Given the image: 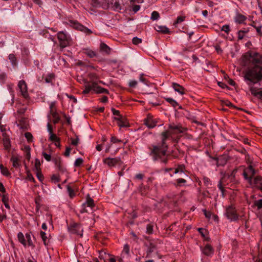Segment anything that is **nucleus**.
Wrapping results in <instances>:
<instances>
[{
	"mask_svg": "<svg viewBox=\"0 0 262 262\" xmlns=\"http://www.w3.org/2000/svg\"><path fill=\"white\" fill-rule=\"evenodd\" d=\"M253 26L255 28L257 33L259 35H262V32L261 31V29L262 26L261 25H257V24H255V23L253 25Z\"/></svg>",
	"mask_w": 262,
	"mask_h": 262,
	"instance_id": "obj_39",
	"label": "nucleus"
},
{
	"mask_svg": "<svg viewBox=\"0 0 262 262\" xmlns=\"http://www.w3.org/2000/svg\"><path fill=\"white\" fill-rule=\"evenodd\" d=\"M226 214L227 218L231 221H236L238 218L235 207L233 206H230L227 208Z\"/></svg>",
	"mask_w": 262,
	"mask_h": 262,
	"instance_id": "obj_7",
	"label": "nucleus"
},
{
	"mask_svg": "<svg viewBox=\"0 0 262 262\" xmlns=\"http://www.w3.org/2000/svg\"><path fill=\"white\" fill-rule=\"evenodd\" d=\"M40 236L45 246L49 245L50 243V239L47 237L46 233L43 231L40 232Z\"/></svg>",
	"mask_w": 262,
	"mask_h": 262,
	"instance_id": "obj_21",
	"label": "nucleus"
},
{
	"mask_svg": "<svg viewBox=\"0 0 262 262\" xmlns=\"http://www.w3.org/2000/svg\"><path fill=\"white\" fill-rule=\"evenodd\" d=\"M50 115H52L53 118H54L53 121L54 123H57L58 121L60 120V117L55 111L51 112Z\"/></svg>",
	"mask_w": 262,
	"mask_h": 262,
	"instance_id": "obj_30",
	"label": "nucleus"
},
{
	"mask_svg": "<svg viewBox=\"0 0 262 262\" xmlns=\"http://www.w3.org/2000/svg\"><path fill=\"white\" fill-rule=\"evenodd\" d=\"M18 87L20 90L21 95L25 98H28L29 95L27 91V84L24 80H20L18 83Z\"/></svg>",
	"mask_w": 262,
	"mask_h": 262,
	"instance_id": "obj_11",
	"label": "nucleus"
},
{
	"mask_svg": "<svg viewBox=\"0 0 262 262\" xmlns=\"http://www.w3.org/2000/svg\"><path fill=\"white\" fill-rule=\"evenodd\" d=\"M174 173H179L180 176L184 178H188V176L187 175L183 170L181 168H177L174 170Z\"/></svg>",
	"mask_w": 262,
	"mask_h": 262,
	"instance_id": "obj_29",
	"label": "nucleus"
},
{
	"mask_svg": "<svg viewBox=\"0 0 262 262\" xmlns=\"http://www.w3.org/2000/svg\"><path fill=\"white\" fill-rule=\"evenodd\" d=\"M153 226L151 225H147L146 227V232L148 234H151L152 233Z\"/></svg>",
	"mask_w": 262,
	"mask_h": 262,
	"instance_id": "obj_49",
	"label": "nucleus"
},
{
	"mask_svg": "<svg viewBox=\"0 0 262 262\" xmlns=\"http://www.w3.org/2000/svg\"><path fill=\"white\" fill-rule=\"evenodd\" d=\"M27 179H28L29 181L34 182V181H35L32 175L31 174L29 170H27Z\"/></svg>",
	"mask_w": 262,
	"mask_h": 262,
	"instance_id": "obj_48",
	"label": "nucleus"
},
{
	"mask_svg": "<svg viewBox=\"0 0 262 262\" xmlns=\"http://www.w3.org/2000/svg\"><path fill=\"white\" fill-rule=\"evenodd\" d=\"M157 122L151 115H148L147 118L145 120V124L148 128H153L156 126Z\"/></svg>",
	"mask_w": 262,
	"mask_h": 262,
	"instance_id": "obj_14",
	"label": "nucleus"
},
{
	"mask_svg": "<svg viewBox=\"0 0 262 262\" xmlns=\"http://www.w3.org/2000/svg\"><path fill=\"white\" fill-rule=\"evenodd\" d=\"M50 138H49V139L52 141H54V142H55L56 141H59V138L57 137V136L52 133V134H50Z\"/></svg>",
	"mask_w": 262,
	"mask_h": 262,
	"instance_id": "obj_43",
	"label": "nucleus"
},
{
	"mask_svg": "<svg viewBox=\"0 0 262 262\" xmlns=\"http://www.w3.org/2000/svg\"><path fill=\"white\" fill-rule=\"evenodd\" d=\"M83 159L81 158H77L74 163V165L76 167L79 166L82 163H83Z\"/></svg>",
	"mask_w": 262,
	"mask_h": 262,
	"instance_id": "obj_45",
	"label": "nucleus"
},
{
	"mask_svg": "<svg viewBox=\"0 0 262 262\" xmlns=\"http://www.w3.org/2000/svg\"><path fill=\"white\" fill-rule=\"evenodd\" d=\"M172 133L167 130L161 134L162 144L157 146H154L151 150L150 155L152 156L154 160H160L162 163L167 162V145L165 141Z\"/></svg>",
	"mask_w": 262,
	"mask_h": 262,
	"instance_id": "obj_1",
	"label": "nucleus"
},
{
	"mask_svg": "<svg viewBox=\"0 0 262 262\" xmlns=\"http://www.w3.org/2000/svg\"><path fill=\"white\" fill-rule=\"evenodd\" d=\"M177 184H174V185L177 186H181L182 184H185L186 182V180L184 179L179 178L177 180Z\"/></svg>",
	"mask_w": 262,
	"mask_h": 262,
	"instance_id": "obj_34",
	"label": "nucleus"
},
{
	"mask_svg": "<svg viewBox=\"0 0 262 262\" xmlns=\"http://www.w3.org/2000/svg\"><path fill=\"white\" fill-rule=\"evenodd\" d=\"M95 206V204L94 200L90 197L89 194H88L86 198V201L82 204V208L80 210V212L81 213L88 212V210L86 209V207H90L93 209Z\"/></svg>",
	"mask_w": 262,
	"mask_h": 262,
	"instance_id": "obj_6",
	"label": "nucleus"
},
{
	"mask_svg": "<svg viewBox=\"0 0 262 262\" xmlns=\"http://www.w3.org/2000/svg\"><path fill=\"white\" fill-rule=\"evenodd\" d=\"M67 191L69 193V196L71 198H73L75 195V193L73 189L69 186H67Z\"/></svg>",
	"mask_w": 262,
	"mask_h": 262,
	"instance_id": "obj_40",
	"label": "nucleus"
},
{
	"mask_svg": "<svg viewBox=\"0 0 262 262\" xmlns=\"http://www.w3.org/2000/svg\"><path fill=\"white\" fill-rule=\"evenodd\" d=\"M144 174L142 173H138L135 176V179L138 180H142L144 178Z\"/></svg>",
	"mask_w": 262,
	"mask_h": 262,
	"instance_id": "obj_64",
	"label": "nucleus"
},
{
	"mask_svg": "<svg viewBox=\"0 0 262 262\" xmlns=\"http://www.w3.org/2000/svg\"><path fill=\"white\" fill-rule=\"evenodd\" d=\"M11 161L13 163V166L15 168H17L19 166V160L17 157L12 156Z\"/></svg>",
	"mask_w": 262,
	"mask_h": 262,
	"instance_id": "obj_28",
	"label": "nucleus"
},
{
	"mask_svg": "<svg viewBox=\"0 0 262 262\" xmlns=\"http://www.w3.org/2000/svg\"><path fill=\"white\" fill-rule=\"evenodd\" d=\"M156 30L158 32H160L163 33H168L169 32V29L165 26H157L156 28Z\"/></svg>",
	"mask_w": 262,
	"mask_h": 262,
	"instance_id": "obj_25",
	"label": "nucleus"
},
{
	"mask_svg": "<svg viewBox=\"0 0 262 262\" xmlns=\"http://www.w3.org/2000/svg\"><path fill=\"white\" fill-rule=\"evenodd\" d=\"M251 64L257 65L262 63V57L258 54L251 55Z\"/></svg>",
	"mask_w": 262,
	"mask_h": 262,
	"instance_id": "obj_13",
	"label": "nucleus"
},
{
	"mask_svg": "<svg viewBox=\"0 0 262 262\" xmlns=\"http://www.w3.org/2000/svg\"><path fill=\"white\" fill-rule=\"evenodd\" d=\"M2 196V201L3 203L8 202L9 198L7 194H4V193L1 195Z\"/></svg>",
	"mask_w": 262,
	"mask_h": 262,
	"instance_id": "obj_52",
	"label": "nucleus"
},
{
	"mask_svg": "<svg viewBox=\"0 0 262 262\" xmlns=\"http://www.w3.org/2000/svg\"><path fill=\"white\" fill-rule=\"evenodd\" d=\"M218 187L220 189V190L222 191V194L224 196V188L223 187L222 182L221 180H220L219 183Z\"/></svg>",
	"mask_w": 262,
	"mask_h": 262,
	"instance_id": "obj_51",
	"label": "nucleus"
},
{
	"mask_svg": "<svg viewBox=\"0 0 262 262\" xmlns=\"http://www.w3.org/2000/svg\"><path fill=\"white\" fill-rule=\"evenodd\" d=\"M132 42L133 44L137 45L142 42V39L137 37H135L133 38Z\"/></svg>",
	"mask_w": 262,
	"mask_h": 262,
	"instance_id": "obj_44",
	"label": "nucleus"
},
{
	"mask_svg": "<svg viewBox=\"0 0 262 262\" xmlns=\"http://www.w3.org/2000/svg\"><path fill=\"white\" fill-rule=\"evenodd\" d=\"M84 53L90 58L96 57L97 55V53L95 51L89 49H85Z\"/></svg>",
	"mask_w": 262,
	"mask_h": 262,
	"instance_id": "obj_26",
	"label": "nucleus"
},
{
	"mask_svg": "<svg viewBox=\"0 0 262 262\" xmlns=\"http://www.w3.org/2000/svg\"><path fill=\"white\" fill-rule=\"evenodd\" d=\"M113 8L116 10H120L121 9L119 3L118 2H116L114 3V4L113 5Z\"/></svg>",
	"mask_w": 262,
	"mask_h": 262,
	"instance_id": "obj_54",
	"label": "nucleus"
},
{
	"mask_svg": "<svg viewBox=\"0 0 262 262\" xmlns=\"http://www.w3.org/2000/svg\"><path fill=\"white\" fill-rule=\"evenodd\" d=\"M137 84V81L135 80H132L129 82V86L130 87L134 88Z\"/></svg>",
	"mask_w": 262,
	"mask_h": 262,
	"instance_id": "obj_58",
	"label": "nucleus"
},
{
	"mask_svg": "<svg viewBox=\"0 0 262 262\" xmlns=\"http://www.w3.org/2000/svg\"><path fill=\"white\" fill-rule=\"evenodd\" d=\"M42 155L44 158L48 161H50L51 160V156L49 154H47L46 152H43Z\"/></svg>",
	"mask_w": 262,
	"mask_h": 262,
	"instance_id": "obj_56",
	"label": "nucleus"
},
{
	"mask_svg": "<svg viewBox=\"0 0 262 262\" xmlns=\"http://www.w3.org/2000/svg\"><path fill=\"white\" fill-rule=\"evenodd\" d=\"M157 248L156 246L152 243H150L149 245L147 251H146V258L151 257L152 253H156L157 252Z\"/></svg>",
	"mask_w": 262,
	"mask_h": 262,
	"instance_id": "obj_15",
	"label": "nucleus"
},
{
	"mask_svg": "<svg viewBox=\"0 0 262 262\" xmlns=\"http://www.w3.org/2000/svg\"><path fill=\"white\" fill-rule=\"evenodd\" d=\"M172 86L175 91L178 92L181 95H183L185 94V89L184 88L176 83H172Z\"/></svg>",
	"mask_w": 262,
	"mask_h": 262,
	"instance_id": "obj_17",
	"label": "nucleus"
},
{
	"mask_svg": "<svg viewBox=\"0 0 262 262\" xmlns=\"http://www.w3.org/2000/svg\"><path fill=\"white\" fill-rule=\"evenodd\" d=\"M100 50L106 54H109L110 53V48L103 42L100 44Z\"/></svg>",
	"mask_w": 262,
	"mask_h": 262,
	"instance_id": "obj_24",
	"label": "nucleus"
},
{
	"mask_svg": "<svg viewBox=\"0 0 262 262\" xmlns=\"http://www.w3.org/2000/svg\"><path fill=\"white\" fill-rule=\"evenodd\" d=\"M36 174L37 178L39 179V181H41L43 178V176L41 174L40 171H36Z\"/></svg>",
	"mask_w": 262,
	"mask_h": 262,
	"instance_id": "obj_57",
	"label": "nucleus"
},
{
	"mask_svg": "<svg viewBox=\"0 0 262 262\" xmlns=\"http://www.w3.org/2000/svg\"><path fill=\"white\" fill-rule=\"evenodd\" d=\"M165 100L174 107L178 105V102L171 98H166Z\"/></svg>",
	"mask_w": 262,
	"mask_h": 262,
	"instance_id": "obj_32",
	"label": "nucleus"
},
{
	"mask_svg": "<svg viewBox=\"0 0 262 262\" xmlns=\"http://www.w3.org/2000/svg\"><path fill=\"white\" fill-rule=\"evenodd\" d=\"M250 183L253 184L256 188L262 191V177L257 176Z\"/></svg>",
	"mask_w": 262,
	"mask_h": 262,
	"instance_id": "obj_12",
	"label": "nucleus"
},
{
	"mask_svg": "<svg viewBox=\"0 0 262 262\" xmlns=\"http://www.w3.org/2000/svg\"><path fill=\"white\" fill-rule=\"evenodd\" d=\"M9 59L12 62V64H15L16 59V57L14 54H9Z\"/></svg>",
	"mask_w": 262,
	"mask_h": 262,
	"instance_id": "obj_46",
	"label": "nucleus"
},
{
	"mask_svg": "<svg viewBox=\"0 0 262 262\" xmlns=\"http://www.w3.org/2000/svg\"><path fill=\"white\" fill-rule=\"evenodd\" d=\"M6 79V74L4 73H0V80L2 82L5 81Z\"/></svg>",
	"mask_w": 262,
	"mask_h": 262,
	"instance_id": "obj_55",
	"label": "nucleus"
},
{
	"mask_svg": "<svg viewBox=\"0 0 262 262\" xmlns=\"http://www.w3.org/2000/svg\"><path fill=\"white\" fill-rule=\"evenodd\" d=\"M52 180L55 183L58 182L59 181V177L56 175H53L52 178Z\"/></svg>",
	"mask_w": 262,
	"mask_h": 262,
	"instance_id": "obj_60",
	"label": "nucleus"
},
{
	"mask_svg": "<svg viewBox=\"0 0 262 262\" xmlns=\"http://www.w3.org/2000/svg\"><path fill=\"white\" fill-rule=\"evenodd\" d=\"M251 55H244L242 57V65L244 67H249L250 66Z\"/></svg>",
	"mask_w": 262,
	"mask_h": 262,
	"instance_id": "obj_18",
	"label": "nucleus"
},
{
	"mask_svg": "<svg viewBox=\"0 0 262 262\" xmlns=\"http://www.w3.org/2000/svg\"><path fill=\"white\" fill-rule=\"evenodd\" d=\"M122 253H124L127 255L129 254V247L127 244H125L124 246L123 250L122 251Z\"/></svg>",
	"mask_w": 262,
	"mask_h": 262,
	"instance_id": "obj_41",
	"label": "nucleus"
},
{
	"mask_svg": "<svg viewBox=\"0 0 262 262\" xmlns=\"http://www.w3.org/2000/svg\"><path fill=\"white\" fill-rule=\"evenodd\" d=\"M185 17L183 16H179L177 18V21L176 22V24H179L184 20Z\"/></svg>",
	"mask_w": 262,
	"mask_h": 262,
	"instance_id": "obj_62",
	"label": "nucleus"
},
{
	"mask_svg": "<svg viewBox=\"0 0 262 262\" xmlns=\"http://www.w3.org/2000/svg\"><path fill=\"white\" fill-rule=\"evenodd\" d=\"M111 110L114 115H116L117 116H121L120 115L119 112L117 110H116L115 108H112Z\"/></svg>",
	"mask_w": 262,
	"mask_h": 262,
	"instance_id": "obj_63",
	"label": "nucleus"
},
{
	"mask_svg": "<svg viewBox=\"0 0 262 262\" xmlns=\"http://www.w3.org/2000/svg\"><path fill=\"white\" fill-rule=\"evenodd\" d=\"M203 252L207 256H211L213 253V249L210 245L207 244L205 246Z\"/></svg>",
	"mask_w": 262,
	"mask_h": 262,
	"instance_id": "obj_19",
	"label": "nucleus"
},
{
	"mask_svg": "<svg viewBox=\"0 0 262 262\" xmlns=\"http://www.w3.org/2000/svg\"><path fill=\"white\" fill-rule=\"evenodd\" d=\"M27 110L26 107H21L19 108L17 111V114L18 115V117H21V116L26 112Z\"/></svg>",
	"mask_w": 262,
	"mask_h": 262,
	"instance_id": "obj_42",
	"label": "nucleus"
},
{
	"mask_svg": "<svg viewBox=\"0 0 262 262\" xmlns=\"http://www.w3.org/2000/svg\"><path fill=\"white\" fill-rule=\"evenodd\" d=\"M169 128L174 130L173 132H172V133H183L185 130V128L182 127L181 126L175 125L173 124H170Z\"/></svg>",
	"mask_w": 262,
	"mask_h": 262,
	"instance_id": "obj_16",
	"label": "nucleus"
},
{
	"mask_svg": "<svg viewBox=\"0 0 262 262\" xmlns=\"http://www.w3.org/2000/svg\"><path fill=\"white\" fill-rule=\"evenodd\" d=\"M117 124L120 127H127L129 126L128 123L127 122L126 118L123 117L121 120H120L118 122H117Z\"/></svg>",
	"mask_w": 262,
	"mask_h": 262,
	"instance_id": "obj_23",
	"label": "nucleus"
},
{
	"mask_svg": "<svg viewBox=\"0 0 262 262\" xmlns=\"http://www.w3.org/2000/svg\"><path fill=\"white\" fill-rule=\"evenodd\" d=\"M84 87L85 89L82 92V93L84 94L89 93L92 90L96 93H108V91L106 89L98 86L97 83L95 82H92L91 83L88 82H85Z\"/></svg>",
	"mask_w": 262,
	"mask_h": 262,
	"instance_id": "obj_3",
	"label": "nucleus"
},
{
	"mask_svg": "<svg viewBox=\"0 0 262 262\" xmlns=\"http://www.w3.org/2000/svg\"><path fill=\"white\" fill-rule=\"evenodd\" d=\"M255 171L252 166L250 165L249 166L244 169L243 172V176L246 180H247L249 182H251L252 181V177L255 174Z\"/></svg>",
	"mask_w": 262,
	"mask_h": 262,
	"instance_id": "obj_9",
	"label": "nucleus"
},
{
	"mask_svg": "<svg viewBox=\"0 0 262 262\" xmlns=\"http://www.w3.org/2000/svg\"><path fill=\"white\" fill-rule=\"evenodd\" d=\"M17 237L19 241L24 246L26 245L25 237L21 232H19L17 234Z\"/></svg>",
	"mask_w": 262,
	"mask_h": 262,
	"instance_id": "obj_31",
	"label": "nucleus"
},
{
	"mask_svg": "<svg viewBox=\"0 0 262 262\" xmlns=\"http://www.w3.org/2000/svg\"><path fill=\"white\" fill-rule=\"evenodd\" d=\"M69 22L70 25L76 29L83 31L87 34H91L92 33V31L91 30L80 24L76 21L70 20Z\"/></svg>",
	"mask_w": 262,
	"mask_h": 262,
	"instance_id": "obj_10",
	"label": "nucleus"
},
{
	"mask_svg": "<svg viewBox=\"0 0 262 262\" xmlns=\"http://www.w3.org/2000/svg\"><path fill=\"white\" fill-rule=\"evenodd\" d=\"M26 238L27 240L28 245L29 246L34 247L33 245V242L31 238V235L30 234L27 233L26 234Z\"/></svg>",
	"mask_w": 262,
	"mask_h": 262,
	"instance_id": "obj_38",
	"label": "nucleus"
},
{
	"mask_svg": "<svg viewBox=\"0 0 262 262\" xmlns=\"http://www.w3.org/2000/svg\"><path fill=\"white\" fill-rule=\"evenodd\" d=\"M3 144L6 149H8L10 147V141L8 138H5L3 140Z\"/></svg>",
	"mask_w": 262,
	"mask_h": 262,
	"instance_id": "obj_35",
	"label": "nucleus"
},
{
	"mask_svg": "<svg viewBox=\"0 0 262 262\" xmlns=\"http://www.w3.org/2000/svg\"><path fill=\"white\" fill-rule=\"evenodd\" d=\"M254 205L257 207V209L262 208V199L256 200L254 202Z\"/></svg>",
	"mask_w": 262,
	"mask_h": 262,
	"instance_id": "obj_36",
	"label": "nucleus"
},
{
	"mask_svg": "<svg viewBox=\"0 0 262 262\" xmlns=\"http://www.w3.org/2000/svg\"><path fill=\"white\" fill-rule=\"evenodd\" d=\"M160 17L159 14L157 11H154L151 13V19L153 20H157Z\"/></svg>",
	"mask_w": 262,
	"mask_h": 262,
	"instance_id": "obj_37",
	"label": "nucleus"
},
{
	"mask_svg": "<svg viewBox=\"0 0 262 262\" xmlns=\"http://www.w3.org/2000/svg\"><path fill=\"white\" fill-rule=\"evenodd\" d=\"M69 231L72 234H75L80 236H82L83 229L77 223L71 224L68 228Z\"/></svg>",
	"mask_w": 262,
	"mask_h": 262,
	"instance_id": "obj_8",
	"label": "nucleus"
},
{
	"mask_svg": "<svg viewBox=\"0 0 262 262\" xmlns=\"http://www.w3.org/2000/svg\"><path fill=\"white\" fill-rule=\"evenodd\" d=\"M222 31H225L226 33H228L230 31V28L229 25H224L221 29Z\"/></svg>",
	"mask_w": 262,
	"mask_h": 262,
	"instance_id": "obj_50",
	"label": "nucleus"
},
{
	"mask_svg": "<svg viewBox=\"0 0 262 262\" xmlns=\"http://www.w3.org/2000/svg\"><path fill=\"white\" fill-rule=\"evenodd\" d=\"M104 255L105 256V257L107 255L108 256H109V254H106L105 252H103V251H100L99 252V257L100 259H104L105 258V257L104 256Z\"/></svg>",
	"mask_w": 262,
	"mask_h": 262,
	"instance_id": "obj_53",
	"label": "nucleus"
},
{
	"mask_svg": "<svg viewBox=\"0 0 262 262\" xmlns=\"http://www.w3.org/2000/svg\"><path fill=\"white\" fill-rule=\"evenodd\" d=\"M60 46L63 48L69 45L71 39L70 36L63 31H60L57 34Z\"/></svg>",
	"mask_w": 262,
	"mask_h": 262,
	"instance_id": "obj_4",
	"label": "nucleus"
},
{
	"mask_svg": "<svg viewBox=\"0 0 262 262\" xmlns=\"http://www.w3.org/2000/svg\"><path fill=\"white\" fill-rule=\"evenodd\" d=\"M25 136L29 142H31L32 141L33 136L30 133H26L25 134Z\"/></svg>",
	"mask_w": 262,
	"mask_h": 262,
	"instance_id": "obj_47",
	"label": "nucleus"
},
{
	"mask_svg": "<svg viewBox=\"0 0 262 262\" xmlns=\"http://www.w3.org/2000/svg\"><path fill=\"white\" fill-rule=\"evenodd\" d=\"M203 212L206 218L210 219L211 217V213L210 212H207L206 210H203Z\"/></svg>",
	"mask_w": 262,
	"mask_h": 262,
	"instance_id": "obj_59",
	"label": "nucleus"
},
{
	"mask_svg": "<svg viewBox=\"0 0 262 262\" xmlns=\"http://www.w3.org/2000/svg\"><path fill=\"white\" fill-rule=\"evenodd\" d=\"M246 18L243 15L238 14L235 17V21L239 24L243 23L246 20Z\"/></svg>",
	"mask_w": 262,
	"mask_h": 262,
	"instance_id": "obj_22",
	"label": "nucleus"
},
{
	"mask_svg": "<svg viewBox=\"0 0 262 262\" xmlns=\"http://www.w3.org/2000/svg\"><path fill=\"white\" fill-rule=\"evenodd\" d=\"M16 119L19 122V123L17 124V126L20 129L26 128L27 125L26 118L21 117H17Z\"/></svg>",
	"mask_w": 262,
	"mask_h": 262,
	"instance_id": "obj_20",
	"label": "nucleus"
},
{
	"mask_svg": "<svg viewBox=\"0 0 262 262\" xmlns=\"http://www.w3.org/2000/svg\"><path fill=\"white\" fill-rule=\"evenodd\" d=\"M0 169L2 173L5 176H9L10 175V173L9 172L7 168L4 167L3 165H0Z\"/></svg>",
	"mask_w": 262,
	"mask_h": 262,
	"instance_id": "obj_27",
	"label": "nucleus"
},
{
	"mask_svg": "<svg viewBox=\"0 0 262 262\" xmlns=\"http://www.w3.org/2000/svg\"><path fill=\"white\" fill-rule=\"evenodd\" d=\"M103 162L110 167L120 166L123 163L119 157L105 158L103 160Z\"/></svg>",
	"mask_w": 262,
	"mask_h": 262,
	"instance_id": "obj_5",
	"label": "nucleus"
},
{
	"mask_svg": "<svg viewBox=\"0 0 262 262\" xmlns=\"http://www.w3.org/2000/svg\"><path fill=\"white\" fill-rule=\"evenodd\" d=\"M40 163L38 159H36L35 160V165H34V170L36 171H40Z\"/></svg>",
	"mask_w": 262,
	"mask_h": 262,
	"instance_id": "obj_33",
	"label": "nucleus"
},
{
	"mask_svg": "<svg viewBox=\"0 0 262 262\" xmlns=\"http://www.w3.org/2000/svg\"><path fill=\"white\" fill-rule=\"evenodd\" d=\"M53 77V75L50 74L48 77L46 78V79H45L46 82L47 83L51 82Z\"/></svg>",
	"mask_w": 262,
	"mask_h": 262,
	"instance_id": "obj_61",
	"label": "nucleus"
},
{
	"mask_svg": "<svg viewBox=\"0 0 262 262\" xmlns=\"http://www.w3.org/2000/svg\"><path fill=\"white\" fill-rule=\"evenodd\" d=\"M262 68L257 66L254 68L248 69L245 72L244 79L249 81L248 85L250 86V91L251 94L259 97V91L256 88L251 86L252 84L257 83L262 79Z\"/></svg>",
	"mask_w": 262,
	"mask_h": 262,
	"instance_id": "obj_2",
	"label": "nucleus"
}]
</instances>
